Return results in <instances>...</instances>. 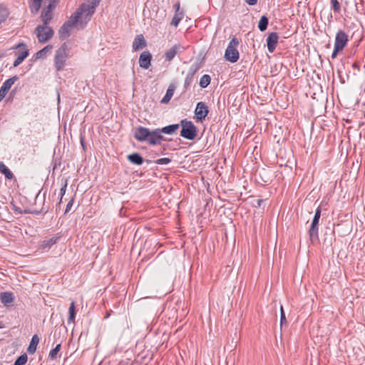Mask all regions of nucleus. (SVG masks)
Wrapping results in <instances>:
<instances>
[{"label":"nucleus","instance_id":"1","mask_svg":"<svg viewBox=\"0 0 365 365\" xmlns=\"http://www.w3.org/2000/svg\"><path fill=\"white\" fill-rule=\"evenodd\" d=\"M100 2L101 0H87L80 5L65 24L68 25L71 29L76 26H78L81 29H84Z\"/></svg>","mask_w":365,"mask_h":365},{"label":"nucleus","instance_id":"2","mask_svg":"<svg viewBox=\"0 0 365 365\" xmlns=\"http://www.w3.org/2000/svg\"><path fill=\"white\" fill-rule=\"evenodd\" d=\"M133 136L137 141L147 142L150 145H160L162 141L167 140L160 128L150 130L143 126L137 127Z\"/></svg>","mask_w":365,"mask_h":365},{"label":"nucleus","instance_id":"3","mask_svg":"<svg viewBox=\"0 0 365 365\" xmlns=\"http://www.w3.org/2000/svg\"><path fill=\"white\" fill-rule=\"evenodd\" d=\"M180 125L182 127L180 135L182 138L190 140L195 139L197 135V128L191 120L182 119Z\"/></svg>","mask_w":365,"mask_h":365},{"label":"nucleus","instance_id":"4","mask_svg":"<svg viewBox=\"0 0 365 365\" xmlns=\"http://www.w3.org/2000/svg\"><path fill=\"white\" fill-rule=\"evenodd\" d=\"M68 46L64 42L56 51L54 57L55 67L58 71L63 70L68 56Z\"/></svg>","mask_w":365,"mask_h":365},{"label":"nucleus","instance_id":"5","mask_svg":"<svg viewBox=\"0 0 365 365\" xmlns=\"http://www.w3.org/2000/svg\"><path fill=\"white\" fill-rule=\"evenodd\" d=\"M321 212V208L319 207H317L309 230V240L312 243H315L319 241V222Z\"/></svg>","mask_w":365,"mask_h":365},{"label":"nucleus","instance_id":"6","mask_svg":"<svg viewBox=\"0 0 365 365\" xmlns=\"http://www.w3.org/2000/svg\"><path fill=\"white\" fill-rule=\"evenodd\" d=\"M239 41L236 37L231 39L227 48L225 50V58L231 63H235L240 58L239 51L237 49Z\"/></svg>","mask_w":365,"mask_h":365},{"label":"nucleus","instance_id":"7","mask_svg":"<svg viewBox=\"0 0 365 365\" xmlns=\"http://www.w3.org/2000/svg\"><path fill=\"white\" fill-rule=\"evenodd\" d=\"M35 34L40 43H46L52 38L54 31L48 25H38L35 29Z\"/></svg>","mask_w":365,"mask_h":365},{"label":"nucleus","instance_id":"8","mask_svg":"<svg viewBox=\"0 0 365 365\" xmlns=\"http://www.w3.org/2000/svg\"><path fill=\"white\" fill-rule=\"evenodd\" d=\"M209 113L208 106L205 102H198L195 110L196 122L202 123Z\"/></svg>","mask_w":365,"mask_h":365},{"label":"nucleus","instance_id":"9","mask_svg":"<svg viewBox=\"0 0 365 365\" xmlns=\"http://www.w3.org/2000/svg\"><path fill=\"white\" fill-rule=\"evenodd\" d=\"M349 41L348 35L343 30H339L335 36L334 46L343 50Z\"/></svg>","mask_w":365,"mask_h":365},{"label":"nucleus","instance_id":"10","mask_svg":"<svg viewBox=\"0 0 365 365\" xmlns=\"http://www.w3.org/2000/svg\"><path fill=\"white\" fill-rule=\"evenodd\" d=\"M19 79L17 76H14L6 81H5L3 85L0 88V102L6 96L8 91L10 90L12 85Z\"/></svg>","mask_w":365,"mask_h":365},{"label":"nucleus","instance_id":"11","mask_svg":"<svg viewBox=\"0 0 365 365\" xmlns=\"http://www.w3.org/2000/svg\"><path fill=\"white\" fill-rule=\"evenodd\" d=\"M184 50L185 48L179 43L173 45L165 53V60L169 62L171 61L178 53H182Z\"/></svg>","mask_w":365,"mask_h":365},{"label":"nucleus","instance_id":"12","mask_svg":"<svg viewBox=\"0 0 365 365\" xmlns=\"http://www.w3.org/2000/svg\"><path fill=\"white\" fill-rule=\"evenodd\" d=\"M279 36L277 32L269 34L267 38V46L269 53H273L278 43Z\"/></svg>","mask_w":365,"mask_h":365},{"label":"nucleus","instance_id":"13","mask_svg":"<svg viewBox=\"0 0 365 365\" xmlns=\"http://www.w3.org/2000/svg\"><path fill=\"white\" fill-rule=\"evenodd\" d=\"M200 67L197 65H192L189 69V71L185 77L184 82V88L188 89L192 84L195 73L199 70Z\"/></svg>","mask_w":365,"mask_h":365},{"label":"nucleus","instance_id":"14","mask_svg":"<svg viewBox=\"0 0 365 365\" xmlns=\"http://www.w3.org/2000/svg\"><path fill=\"white\" fill-rule=\"evenodd\" d=\"M61 235L60 233H57L56 235L53 236L49 239L44 240L41 242L40 248L43 250L48 251L50 248L57 243V242L61 239Z\"/></svg>","mask_w":365,"mask_h":365},{"label":"nucleus","instance_id":"15","mask_svg":"<svg viewBox=\"0 0 365 365\" xmlns=\"http://www.w3.org/2000/svg\"><path fill=\"white\" fill-rule=\"evenodd\" d=\"M152 55L149 51H143L139 58V65L144 69H148L151 63Z\"/></svg>","mask_w":365,"mask_h":365},{"label":"nucleus","instance_id":"16","mask_svg":"<svg viewBox=\"0 0 365 365\" xmlns=\"http://www.w3.org/2000/svg\"><path fill=\"white\" fill-rule=\"evenodd\" d=\"M53 8H52L51 5H47L45 8L43 9L41 14V19L43 21V24L48 25L51 20L53 19Z\"/></svg>","mask_w":365,"mask_h":365},{"label":"nucleus","instance_id":"17","mask_svg":"<svg viewBox=\"0 0 365 365\" xmlns=\"http://www.w3.org/2000/svg\"><path fill=\"white\" fill-rule=\"evenodd\" d=\"M14 297L11 292H4L0 294V301L6 307H9L14 302Z\"/></svg>","mask_w":365,"mask_h":365},{"label":"nucleus","instance_id":"18","mask_svg":"<svg viewBox=\"0 0 365 365\" xmlns=\"http://www.w3.org/2000/svg\"><path fill=\"white\" fill-rule=\"evenodd\" d=\"M146 46V41L142 34L138 35L133 43V50L138 51Z\"/></svg>","mask_w":365,"mask_h":365},{"label":"nucleus","instance_id":"19","mask_svg":"<svg viewBox=\"0 0 365 365\" xmlns=\"http://www.w3.org/2000/svg\"><path fill=\"white\" fill-rule=\"evenodd\" d=\"M128 160L134 165H140L143 163V158L138 153H133L128 155Z\"/></svg>","mask_w":365,"mask_h":365},{"label":"nucleus","instance_id":"20","mask_svg":"<svg viewBox=\"0 0 365 365\" xmlns=\"http://www.w3.org/2000/svg\"><path fill=\"white\" fill-rule=\"evenodd\" d=\"M38 343H39V337L38 336L37 334H34L32 336L30 344L27 348L28 353L30 354H34L36 351V347H37V345L38 344Z\"/></svg>","mask_w":365,"mask_h":365},{"label":"nucleus","instance_id":"21","mask_svg":"<svg viewBox=\"0 0 365 365\" xmlns=\"http://www.w3.org/2000/svg\"><path fill=\"white\" fill-rule=\"evenodd\" d=\"M175 89V86L173 84H170L168 88L167 89L165 95L161 99L160 103L163 104L168 103L174 94Z\"/></svg>","mask_w":365,"mask_h":365},{"label":"nucleus","instance_id":"22","mask_svg":"<svg viewBox=\"0 0 365 365\" xmlns=\"http://www.w3.org/2000/svg\"><path fill=\"white\" fill-rule=\"evenodd\" d=\"M71 28L65 23L61 26L58 31V36L61 40H63L71 35Z\"/></svg>","mask_w":365,"mask_h":365},{"label":"nucleus","instance_id":"23","mask_svg":"<svg viewBox=\"0 0 365 365\" xmlns=\"http://www.w3.org/2000/svg\"><path fill=\"white\" fill-rule=\"evenodd\" d=\"M180 124H171L160 129L162 133L173 135L178 130Z\"/></svg>","mask_w":365,"mask_h":365},{"label":"nucleus","instance_id":"24","mask_svg":"<svg viewBox=\"0 0 365 365\" xmlns=\"http://www.w3.org/2000/svg\"><path fill=\"white\" fill-rule=\"evenodd\" d=\"M0 173L5 175L8 180H12L14 177L12 172L5 165L3 162L0 163Z\"/></svg>","mask_w":365,"mask_h":365},{"label":"nucleus","instance_id":"25","mask_svg":"<svg viewBox=\"0 0 365 365\" xmlns=\"http://www.w3.org/2000/svg\"><path fill=\"white\" fill-rule=\"evenodd\" d=\"M29 52L28 49L24 50L21 53H20L16 60L14 61L13 66L14 67H17L20 65L24 60L29 56Z\"/></svg>","mask_w":365,"mask_h":365},{"label":"nucleus","instance_id":"26","mask_svg":"<svg viewBox=\"0 0 365 365\" xmlns=\"http://www.w3.org/2000/svg\"><path fill=\"white\" fill-rule=\"evenodd\" d=\"M76 315V307H75V302H72L70 304L69 309H68V323H73L75 321Z\"/></svg>","mask_w":365,"mask_h":365},{"label":"nucleus","instance_id":"27","mask_svg":"<svg viewBox=\"0 0 365 365\" xmlns=\"http://www.w3.org/2000/svg\"><path fill=\"white\" fill-rule=\"evenodd\" d=\"M43 0H31L30 10L32 14H37L39 11Z\"/></svg>","mask_w":365,"mask_h":365},{"label":"nucleus","instance_id":"28","mask_svg":"<svg viewBox=\"0 0 365 365\" xmlns=\"http://www.w3.org/2000/svg\"><path fill=\"white\" fill-rule=\"evenodd\" d=\"M269 19L266 16H262L259 23H258V29L260 31H264L268 26Z\"/></svg>","mask_w":365,"mask_h":365},{"label":"nucleus","instance_id":"29","mask_svg":"<svg viewBox=\"0 0 365 365\" xmlns=\"http://www.w3.org/2000/svg\"><path fill=\"white\" fill-rule=\"evenodd\" d=\"M53 48L52 45H47L36 53V58H46L47 53Z\"/></svg>","mask_w":365,"mask_h":365},{"label":"nucleus","instance_id":"30","mask_svg":"<svg viewBox=\"0 0 365 365\" xmlns=\"http://www.w3.org/2000/svg\"><path fill=\"white\" fill-rule=\"evenodd\" d=\"M210 81H211V78L209 75L207 74H205L203 75L200 80V86L202 88H207L209 84L210 83Z\"/></svg>","mask_w":365,"mask_h":365},{"label":"nucleus","instance_id":"31","mask_svg":"<svg viewBox=\"0 0 365 365\" xmlns=\"http://www.w3.org/2000/svg\"><path fill=\"white\" fill-rule=\"evenodd\" d=\"M61 344L59 343L58 344L55 348L52 349L50 352H49V354H48V357L52 359V360H54L57 358V354H58V352L60 351L61 350Z\"/></svg>","mask_w":365,"mask_h":365},{"label":"nucleus","instance_id":"32","mask_svg":"<svg viewBox=\"0 0 365 365\" xmlns=\"http://www.w3.org/2000/svg\"><path fill=\"white\" fill-rule=\"evenodd\" d=\"M184 14H177L175 13V15L171 21L170 24L177 27L180 23V21L182 19Z\"/></svg>","mask_w":365,"mask_h":365},{"label":"nucleus","instance_id":"33","mask_svg":"<svg viewBox=\"0 0 365 365\" xmlns=\"http://www.w3.org/2000/svg\"><path fill=\"white\" fill-rule=\"evenodd\" d=\"M28 360L27 355L26 354H24L21 356H19L16 361H14V365H24Z\"/></svg>","mask_w":365,"mask_h":365},{"label":"nucleus","instance_id":"34","mask_svg":"<svg viewBox=\"0 0 365 365\" xmlns=\"http://www.w3.org/2000/svg\"><path fill=\"white\" fill-rule=\"evenodd\" d=\"M9 14L3 6H0V24L4 22L8 17Z\"/></svg>","mask_w":365,"mask_h":365},{"label":"nucleus","instance_id":"35","mask_svg":"<svg viewBox=\"0 0 365 365\" xmlns=\"http://www.w3.org/2000/svg\"><path fill=\"white\" fill-rule=\"evenodd\" d=\"M45 195L46 193H43V203L41 209L40 210V212H43V214H46L48 212V211L50 209V204L48 202H46L45 200Z\"/></svg>","mask_w":365,"mask_h":365},{"label":"nucleus","instance_id":"36","mask_svg":"<svg viewBox=\"0 0 365 365\" xmlns=\"http://www.w3.org/2000/svg\"><path fill=\"white\" fill-rule=\"evenodd\" d=\"M67 185H68L67 180H65L63 183H62V186L60 189V192L58 194L59 199H61V200H62L63 197L64 196V195L66 193Z\"/></svg>","mask_w":365,"mask_h":365},{"label":"nucleus","instance_id":"37","mask_svg":"<svg viewBox=\"0 0 365 365\" xmlns=\"http://www.w3.org/2000/svg\"><path fill=\"white\" fill-rule=\"evenodd\" d=\"M331 3L334 13H339L341 11V6L338 0H331Z\"/></svg>","mask_w":365,"mask_h":365},{"label":"nucleus","instance_id":"38","mask_svg":"<svg viewBox=\"0 0 365 365\" xmlns=\"http://www.w3.org/2000/svg\"><path fill=\"white\" fill-rule=\"evenodd\" d=\"M171 162V159L168 158H162L156 160L155 163L158 165H167Z\"/></svg>","mask_w":365,"mask_h":365},{"label":"nucleus","instance_id":"39","mask_svg":"<svg viewBox=\"0 0 365 365\" xmlns=\"http://www.w3.org/2000/svg\"><path fill=\"white\" fill-rule=\"evenodd\" d=\"M286 323H287V319H286L285 314H284L282 307H281V316H280L281 326H282L283 324H286Z\"/></svg>","mask_w":365,"mask_h":365},{"label":"nucleus","instance_id":"40","mask_svg":"<svg viewBox=\"0 0 365 365\" xmlns=\"http://www.w3.org/2000/svg\"><path fill=\"white\" fill-rule=\"evenodd\" d=\"M73 202H74V199H73V198H71V199L69 200V202H68L67 203V205H66V210H65L64 214L68 213V212L71 210V207H72V206H73Z\"/></svg>","mask_w":365,"mask_h":365},{"label":"nucleus","instance_id":"41","mask_svg":"<svg viewBox=\"0 0 365 365\" xmlns=\"http://www.w3.org/2000/svg\"><path fill=\"white\" fill-rule=\"evenodd\" d=\"M342 51V50H341V48H338V47L334 46V51H333L332 54H331V58H335L337 56V55H338L339 52H340V51Z\"/></svg>","mask_w":365,"mask_h":365},{"label":"nucleus","instance_id":"42","mask_svg":"<svg viewBox=\"0 0 365 365\" xmlns=\"http://www.w3.org/2000/svg\"><path fill=\"white\" fill-rule=\"evenodd\" d=\"M174 8H175V13H177V14H184L183 11L182 10H180V3L178 2L176 4H174Z\"/></svg>","mask_w":365,"mask_h":365},{"label":"nucleus","instance_id":"43","mask_svg":"<svg viewBox=\"0 0 365 365\" xmlns=\"http://www.w3.org/2000/svg\"><path fill=\"white\" fill-rule=\"evenodd\" d=\"M264 200L259 199L257 200L256 205H255L254 206L255 207H260L262 206V203H264Z\"/></svg>","mask_w":365,"mask_h":365},{"label":"nucleus","instance_id":"44","mask_svg":"<svg viewBox=\"0 0 365 365\" xmlns=\"http://www.w3.org/2000/svg\"><path fill=\"white\" fill-rule=\"evenodd\" d=\"M245 1L248 5H250V6H254V5L257 4V0H245Z\"/></svg>","mask_w":365,"mask_h":365},{"label":"nucleus","instance_id":"45","mask_svg":"<svg viewBox=\"0 0 365 365\" xmlns=\"http://www.w3.org/2000/svg\"><path fill=\"white\" fill-rule=\"evenodd\" d=\"M62 202V200H61V199H59V201L56 203V211L57 212L58 210L61 209V204Z\"/></svg>","mask_w":365,"mask_h":365},{"label":"nucleus","instance_id":"46","mask_svg":"<svg viewBox=\"0 0 365 365\" xmlns=\"http://www.w3.org/2000/svg\"><path fill=\"white\" fill-rule=\"evenodd\" d=\"M29 213L35 214V215H40L43 214V212H40V210H34L31 212H29Z\"/></svg>","mask_w":365,"mask_h":365},{"label":"nucleus","instance_id":"47","mask_svg":"<svg viewBox=\"0 0 365 365\" xmlns=\"http://www.w3.org/2000/svg\"><path fill=\"white\" fill-rule=\"evenodd\" d=\"M81 144L83 150H85L86 146H85V143H84V140H83V137H81Z\"/></svg>","mask_w":365,"mask_h":365},{"label":"nucleus","instance_id":"48","mask_svg":"<svg viewBox=\"0 0 365 365\" xmlns=\"http://www.w3.org/2000/svg\"><path fill=\"white\" fill-rule=\"evenodd\" d=\"M56 190H55L54 192L53 193V195H51L52 201H54V198H56Z\"/></svg>","mask_w":365,"mask_h":365},{"label":"nucleus","instance_id":"49","mask_svg":"<svg viewBox=\"0 0 365 365\" xmlns=\"http://www.w3.org/2000/svg\"><path fill=\"white\" fill-rule=\"evenodd\" d=\"M21 46H24V47H25V46H26V45H25L24 43H19V44L17 45L16 48H19V47H21Z\"/></svg>","mask_w":365,"mask_h":365},{"label":"nucleus","instance_id":"50","mask_svg":"<svg viewBox=\"0 0 365 365\" xmlns=\"http://www.w3.org/2000/svg\"><path fill=\"white\" fill-rule=\"evenodd\" d=\"M14 210H15L16 212H19V213H22V212L20 210V209H19V208H17V207H16V208H15V209H14Z\"/></svg>","mask_w":365,"mask_h":365},{"label":"nucleus","instance_id":"51","mask_svg":"<svg viewBox=\"0 0 365 365\" xmlns=\"http://www.w3.org/2000/svg\"><path fill=\"white\" fill-rule=\"evenodd\" d=\"M40 192H39L38 193V195H36V200L38 197V196H39V195H40Z\"/></svg>","mask_w":365,"mask_h":365},{"label":"nucleus","instance_id":"52","mask_svg":"<svg viewBox=\"0 0 365 365\" xmlns=\"http://www.w3.org/2000/svg\"><path fill=\"white\" fill-rule=\"evenodd\" d=\"M146 162H147L148 163H151V160H146Z\"/></svg>","mask_w":365,"mask_h":365},{"label":"nucleus","instance_id":"53","mask_svg":"<svg viewBox=\"0 0 365 365\" xmlns=\"http://www.w3.org/2000/svg\"><path fill=\"white\" fill-rule=\"evenodd\" d=\"M3 326L1 325V323H0V329H1Z\"/></svg>","mask_w":365,"mask_h":365}]
</instances>
